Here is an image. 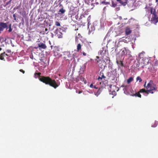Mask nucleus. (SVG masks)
Listing matches in <instances>:
<instances>
[{
  "label": "nucleus",
  "mask_w": 158,
  "mask_h": 158,
  "mask_svg": "<svg viewBox=\"0 0 158 158\" xmlns=\"http://www.w3.org/2000/svg\"><path fill=\"white\" fill-rule=\"evenodd\" d=\"M76 82H78L80 81L84 82L85 84H86L87 81L82 76L80 75L78 76L74 80Z\"/></svg>",
  "instance_id": "20e7f679"
},
{
  "label": "nucleus",
  "mask_w": 158,
  "mask_h": 158,
  "mask_svg": "<svg viewBox=\"0 0 158 158\" xmlns=\"http://www.w3.org/2000/svg\"><path fill=\"white\" fill-rule=\"evenodd\" d=\"M48 29L47 28H45V30L44 31V34H47L48 33Z\"/></svg>",
  "instance_id": "bb28decb"
},
{
  "label": "nucleus",
  "mask_w": 158,
  "mask_h": 158,
  "mask_svg": "<svg viewBox=\"0 0 158 158\" xmlns=\"http://www.w3.org/2000/svg\"><path fill=\"white\" fill-rule=\"evenodd\" d=\"M82 91H79L78 92H77V93H78L79 94H80L82 92Z\"/></svg>",
  "instance_id": "a19ab883"
},
{
  "label": "nucleus",
  "mask_w": 158,
  "mask_h": 158,
  "mask_svg": "<svg viewBox=\"0 0 158 158\" xmlns=\"http://www.w3.org/2000/svg\"><path fill=\"white\" fill-rule=\"evenodd\" d=\"M81 46L80 44H78L77 46V51L78 52L81 49Z\"/></svg>",
  "instance_id": "aec40b11"
},
{
  "label": "nucleus",
  "mask_w": 158,
  "mask_h": 158,
  "mask_svg": "<svg viewBox=\"0 0 158 158\" xmlns=\"http://www.w3.org/2000/svg\"><path fill=\"white\" fill-rule=\"evenodd\" d=\"M83 54L84 56H86V53L84 52H83Z\"/></svg>",
  "instance_id": "79ce46f5"
},
{
  "label": "nucleus",
  "mask_w": 158,
  "mask_h": 158,
  "mask_svg": "<svg viewBox=\"0 0 158 158\" xmlns=\"http://www.w3.org/2000/svg\"><path fill=\"white\" fill-rule=\"evenodd\" d=\"M102 3L106 5V4H109V2H104V1H103L102 2Z\"/></svg>",
  "instance_id": "cd10ccee"
},
{
  "label": "nucleus",
  "mask_w": 158,
  "mask_h": 158,
  "mask_svg": "<svg viewBox=\"0 0 158 158\" xmlns=\"http://www.w3.org/2000/svg\"><path fill=\"white\" fill-rule=\"evenodd\" d=\"M113 87V88H116V87L114 86H112V85H110V89L109 90L110 93V94H111L114 96H115L116 95V93L115 90H112V87Z\"/></svg>",
  "instance_id": "0eeeda50"
},
{
  "label": "nucleus",
  "mask_w": 158,
  "mask_h": 158,
  "mask_svg": "<svg viewBox=\"0 0 158 158\" xmlns=\"http://www.w3.org/2000/svg\"><path fill=\"white\" fill-rule=\"evenodd\" d=\"M101 60H98L97 61V63H99V62Z\"/></svg>",
  "instance_id": "a18cd8bd"
},
{
  "label": "nucleus",
  "mask_w": 158,
  "mask_h": 158,
  "mask_svg": "<svg viewBox=\"0 0 158 158\" xmlns=\"http://www.w3.org/2000/svg\"><path fill=\"white\" fill-rule=\"evenodd\" d=\"M100 74H101L102 73V72H101V71L100 72Z\"/></svg>",
  "instance_id": "6e6d98bb"
},
{
  "label": "nucleus",
  "mask_w": 158,
  "mask_h": 158,
  "mask_svg": "<svg viewBox=\"0 0 158 158\" xmlns=\"http://www.w3.org/2000/svg\"><path fill=\"white\" fill-rule=\"evenodd\" d=\"M6 52L10 54L11 51L10 50H6Z\"/></svg>",
  "instance_id": "2f4dec72"
},
{
  "label": "nucleus",
  "mask_w": 158,
  "mask_h": 158,
  "mask_svg": "<svg viewBox=\"0 0 158 158\" xmlns=\"http://www.w3.org/2000/svg\"><path fill=\"white\" fill-rule=\"evenodd\" d=\"M134 20V19H133L132 18H131V19H130L129 20V21H128V23H130L131 22V20Z\"/></svg>",
  "instance_id": "72a5a7b5"
},
{
  "label": "nucleus",
  "mask_w": 158,
  "mask_h": 158,
  "mask_svg": "<svg viewBox=\"0 0 158 158\" xmlns=\"http://www.w3.org/2000/svg\"><path fill=\"white\" fill-rule=\"evenodd\" d=\"M3 30V29L1 26H0V32L1 31H2Z\"/></svg>",
  "instance_id": "58836bf2"
},
{
  "label": "nucleus",
  "mask_w": 158,
  "mask_h": 158,
  "mask_svg": "<svg viewBox=\"0 0 158 158\" xmlns=\"http://www.w3.org/2000/svg\"><path fill=\"white\" fill-rule=\"evenodd\" d=\"M96 57V58H97V59H99V56H97Z\"/></svg>",
  "instance_id": "49530a36"
},
{
  "label": "nucleus",
  "mask_w": 158,
  "mask_h": 158,
  "mask_svg": "<svg viewBox=\"0 0 158 158\" xmlns=\"http://www.w3.org/2000/svg\"><path fill=\"white\" fill-rule=\"evenodd\" d=\"M139 92L141 93H145L147 94H149L148 89H147V90H146L145 89H140L139 91Z\"/></svg>",
  "instance_id": "2eb2a0df"
},
{
  "label": "nucleus",
  "mask_w": 158,
  "mask_h": 158,
  "mask_svg": "<svg viewBox=\"0 0 158 158\" xmlns=\"http://www.w3.org/2000/svg\"><path fill=\"white\" fill-rule=\"evenodd\" d=\"M13 17L14 18V20H16V16L15 14H14L13 15Z\"/></svg>",
  "instance_id": "c9c22d12"
},
{
  "label": "nucleus",
  "mask_w": 158,
  "mask_h": 158,
  "mask_svg": "<svg viewBox=\"0 0 158 158\" xmlns=\"http://www.w3.org/2000/svg\"><path fill=\"white\" fill-rule=\"evenodd\" d=\"M136 81H139V82H141L142 81V79L140 77L138 76L136 78Z\"/></svg>",
  "instance_id": "5701e85b"
},
{
  "label": "nucleus",
  "mask_w": 158,
  "mask_h": 158,
  "mask_svg": "<svg viewBox=\"0 0 158 158\" xmlns=\"http://www.w3.org/2000/svg\"><path fill=\"white\" fill-rule=\"evenodd\" d=\"M99 53L101 56L102 58H103L105 54H106V51L105 50H104L103 49H102V50H101L99 51Z\"/></svg>",
  "instance_id": "9b49d317"
},
{
  "label": "nucleus",
  "mask_w": 158,
  "mask_h": 158,
  "mask_svg": "<svg viewBox=\"0 0 158 158\" xmlns=\"http://www.w3.org/2000/svg\"><path fill=\"white\" fill-rule=\"evenodd\" d=\"M19 71L21 72H22L23 73H25V71L23 70L22 69H20L19 70Z\"/></svg>",
  "instance_id": "f704fd0d"
},
{
  "label": "nucleus",
  "mask_w": 158,
  "mask_h": 158,
  "mask_svg": "<svg viewBox=\"0 0 158 158\" xmlns=\"http://www.w3.org/2000/svg\"><path fill=\"white\" fill-rule=\"evenodd\" d=\"M133 80V78L131 77L129 78L127 80V83L128 84H129Z\"/></svg>",
  "instance_id": "412c9836"
},
{
  "label": "nucleus",
  "mask_w": 158,
  "mask_h": 158,
  "mask_svg": "<svg viewBox=\"0 0 158 158\" xmlns=\"http://www.w3.org/2000/svg\"><path fill=\"white\" fill-rule=\"evenodd\" d=\"M1 33V32H0V33Z\"/></svg>",
  "instance_id": "4d7b16f0"
},
{
  "label": "nucleus",
  "mask_w": 158,
  "mask_h": 158,
  "mask_svg": "<svg viewBox=\"0 0 158 158\" xmlns=\"http://www.w3.org/2000/svg\"><path fill=\"white\" fill-rule=\"evenodd\" d=\"M22 21H23V22H24V20H23V19H22Z\"/></svg>",
  "instance_id": "09e8293b"
},
{
  "label": "nucleus",
  "mask_w": 158,
  "mask_h": 158,
  "mask_svg": "<svg viewBox=\"0 0 158 158\" xmlns=\"http://www.w3.org/2000/svg\"><path fill=\"white\" fill-rule=\"evenodd\" d=\"M2 50V48H0V51H1Z\"/></svg>",
  "instance_id": "3c124183"
},
{
  "label": "nucleus",
  "mask_w": 158,
  "mask_h": 158,
  "mask_svg": "<svg viewBox=\"0 0 158 158\" xmlns=\"http://www.w3.org/2000/svg\"><path fill=\"white\" fill-rule=\"evenodd\" d=\"M41 73H35V75H37L40 76L39 80L41 82L45 83L46 85H49L50 86L56 89L59 86L58 84L55 80L52 79L49 77H45L44 76H40Z\"/></svg>",
  "instance_id": "f257e3e1"
},
{
  "label": "nucleus",
  "mask_w": 158,
  "mask_h": 158,
  "mask_svg": "<svg viewBox=\"0 0 158 158\" xmlns=\"http://www.w3.org/2000/svg\"><path fill=\"white\" fill-rule=\"evenodd\" d=\"M116 62L118 64L120 65L121 66H124V64L122 60H117Z\"/></svg>",
  "instance_id": "f3484780"
},
{
  "label": "nucleus",
  "mask_w": 158,
  "mask_h": 158,
  "mask_svg": "<svg viewBox=\"0 0 158 158\" xmlns=\"http://www.w3.org/2000/svg\"><path fill=\"white\" fill-rule=\"evenodd\" d=\"M121 86L122 87H124V85H122Z\"/></svg>",
  "instance_id": "8fccbe9b"
},
{
  "label": "nucleus",
  "mask_w": 158,
  "mask_h": 158,
  "mask_svg": "<svg viewBox=\"0 0 158 158\" xmlns=\"http://www.w3.org/2000/svg\"><path fill=\"white\" fill-rule=\"evenodd\" d=\"M122 51L121 52L122 56H124L129 51V50L127 49L126 48L124 47L122 49Z\"/></svg>",
  "instance_id": "1a4fd4ad"
},
{
  "label": "nucleus",
  "mask_w": 158,
  "mask_h": 158,
  "mask_svg": "<svg viewBox=\"0 0 158 158\" xmlns=\"http://www.w3.org/2000/svg\"><path fill=\"white\" fill-rule=\"evenodd\" d=\"M102 78L101 77H99L98 78V80L99 81H100L101 80H102Z\"/></svg>",
  "instance_id": "e433bc0d"
},
{
  "label": "nucleus",
  "mask_w": 158,
  "mask_h": 158,
  "mask_svg": "<svg viewBox=\"0 0 158 158\" xmlns=\"http://www.w3.org/2000/svg\"><path fill=\"white\" fill-rule=\"evenodd\" d=\"M112 6L114 7H116L117 6V3L114 2L113 1H112Z\"/></svg>",
  "instance_id": "4be33fe9"
},
{
  "label": "nucleus",
  "mask_w": 158,
  "mask_h": 158,
  "mask_svg": "<svg viewBox=\"0 0 158 158\" xmlns=\"http://www.w3.org/2000/svg\"><path fill=\"white\" fill-rule=\"evenodd\" d=\"M65 11V10L63 9V8L60 9L59 11L58 14H63L64 13Z\"/></svg>",
  "instance_id": "6ab92c4d"
},
{
  "label": "nucleus",
  "mask_w": 158,
  "mask_h": 158,
  "mask_svg": "<svg viewBox=\"0 0 158 158\" xmlns=\"http://www.w3.org/2000/svg\"><path fill=\"white\" fill-rule=\"evenodd\" d=\"M101 77H102V78H106V77L103 75V73H102V75L101 76Z\"/></svg>",
  "instance_id": "4c0bfd02"
},
{
  "label": "nucleus",
  "mask_w": 158,
  "mask_h": 158,
  "mask_svg": "<svg viewBox=\"0 0 158 158\" xmlns=\"http://www.w3.org/2000/svg\"><path fill=\"white\" fill-rule=\"evenodd\" d=\"M38 47L39 48H41L44 49H46L47 46L46 45L43 43H40L38 44Z\"/></svg>",
  "instance_id": "ddd939ff"
},
{
  "label": "nucleus",
  "mask_w": 158,
  "mask_h": 158,
  "mask_svg": "<svg viewBox=\"0 0 158 158\" xmlns=\"http://www.w3.org/2000/svg\"><path fill=\"white\" fill-rule=\"evenodd\" d=\"M93 87L94 88H97L96 87V86H94V87Z\"/></svg>",
  "instance_id": "de8ad7c7"
},
{
  "label": "nucleus",
  "mask_w": 158,
  "mask_h": 158,
  "mask_svg": "<svg viewBox=\"0 0 158 158\" xmlns=\"http://www.w3.org/2000/svg\"><path fill=\"white\" fill-rule=\"evenodd\" d=\"M158 0H156V2H158Z\"/></svg>",
  "instance_id": "864d4df0"
},
{
  "label": "nucleus",
  "mask_w": 158,
  "mask_h": 158,
  "mask_svg": "<svg viewBox=\"0 0 158 158\" xmlns=\"http://www.w3.org/2000/svg\"><path fill=\"white\" fill-rule=\"evenodd\" d=\"M156 126V125H155V126H153V127H155Z\"/></svg>",
  "instance_id": "603ef678"
},
{
  "label": "nucleus",
  "mask_w": 158,
  "mask_h": 158,
  "mask_svg": "<svg viewBox=\"0 0 158 158\" xmlns=\"http://www.w3.org/2000/svg\"><path fill=\"white\" fill-rule=\"evenodd\" d=\"M131 32V30L129 28H126L125 30V33L126 35H129Z\"/></svg>",
  "instance_id": "dca6fc26"
},
{
  "label": "nucleus",
  "mask_w": 158,
  "mask_h": 158,
  "mask_svg": "<svg viewBox=\"0 0 158 158\" xmlns=\"http://www.w3.org/2000/svg\"><path fill=\"white\" fill-rule=\"evenodd\" d=\"M54 56L56 57H59L61 56V55L59 53V50H57V51H54Z\"/></svg>",
  "instance_id": "f8f14e48"
},
{
  "label": "nucleus",
  "mask_w": 158,
  "mask_h": 158,
  "mask_svg": "<svg viewBox=\"0 0 158 158\" xmlns=\"http://www.w3.org/2000/svg\"><path fill=\"white\" fill-rule=\"evenodd\" d=\"M55 24L56 26H60V24L59 22L58 21H56L55 22Z\"/></svg>",
  "instance_id": "393cba45"
},
{
  "label": "nucleus",
  "mask_w": 158,
  "mask_h": 158,
  "mask_svg": "<svg viewBox=\"0 0 158 158\" xmlns=\"http://www.w3.org/2000/svg\"><path fill=\"white\" fill-rule=\"evenodd\" d=\"M64 58L66 60H71V55L69 52L66 51L63 52Z\"/></svg>",
  "instance_id": "39448f33"
},
{
  "label": "nucleus",
  "mask_w": 158,
  "mask_h": 158,
  "mask_svg": "<svg viewBox=\"0 0 158 158\" xmlns=\"http://www.w3.org/2000/svg\"><path fill=\"white\" fill-rule=\"evenodd\" d=\"M101 89H100V88H99L98 90V91L97 92V94H99L101 92Z\"/></svg>",
  "instance_id": "c756f323"
},
{
  "label": "nucleus",
  "mask_w": 158,
  "mask_h": 158,
  "mask_svg": "<svg viewBox=\"0 0 158 158\" xmlns=\"http://www.w3.org/2000/svg\"><path fill=\"white\" fill-rule=\"evenodd\" d=\"M116 1L120 3L121 5L123 6H125L128 3V0H116Z\"/></svg>",
  "instance_id": "423d86ee"
},
{
  "label": "nucleus",
  "mask_w": 158,
  "mask_h": 158,
  "mask_svg": "<svg viewBox=\"0 0 158 158\" xmlns=\"http://www.w3.org/2000/svg\"><path fill=\"white\" fill-rule=\"evenodd\" d=\"M107 75L109 77H111V76L113 75V73L112 71H111L110 72H108L107 73Z\"/></svg>",
  "instance_id": "b1692460"
},
{
  "label": "nucleus",
  "mask_w": 158,
  "mask_h": 158,
  "mask_svg": "<svg viewBox=\"0 0 158 158\" xmlns=\"http://www.w3.org/2000/svg\"><path fill=\"white\" fill-rule=\"evenodd\" d=\"M120 8L119 7H117L115 8V10L116 11H118L120 10Z\"/></svg>",
  "instance_id": "7c9ffc66"
},
{
  "label": "nucleus",
  "mask_w": 158,
  "mask_h": 158,
  "mask_svg": "<svg viewBox=\"0 0 158 158\" xmlns=\"http://www.w3.org/2000/svg\"><path fill=\"white\" fill-rule=\"evenodd\" d=\"M124 19H127V18Z\"/></svg>",
  "instance_id": "5fc2aeb1"
},
{
  "label": "nucleus",
  "mask_w": 158,
  "mask_h": 158,
  "mask_svg": "<svg viewBox=\"0 0 158 158\" xmlns=\"http://www.w3.org/2000/svg\"><path fill=\"white\" fill-rule=\"evenodd\" d=\"M9 28V29L8 31V32H11L12 30V28Z\"/></svg>",
  "instance_id": "473e14b6"
},
{
  "label": "nucleus",
  "mask_w": 158,
  "mask_h": 158,
  "mask_svg": "<svg viewBox=\"0 0 158 158\" xmlns=\"http://www.w3.org/2000/svg\"><path fill=\"white\" fill-rule=\"evenodd\" d=\"M148 86H149L148 90L149 94H153L155 92L157 91V86L153 83L152 81H150V82L148 83Z\"/></svg>",
  "instance_id": "f03ea898"
},
{
  "label": "nucleus",
  "mask_w": 158,
  "mask_h": 158,
  "mask_svg": "<svg viewBox=\"0 0 158 158\" xmlns=\"http://www.w3.org/2000/svg\"><path fill=\"white\" fill-rule=\"evenodd\" d=\"M6 56H8V55L6 54H5V52L1 53L0 55V59L3 60H4V57H5Z\"/></svg>",
  "instance_id": "4468645a"
},
{
  "label": "nucleus",
  "mask_w": 158,
  "mask_h": 158,
  "mask_svg": "<svg viewBox=\"0 0 158 158\" xmlns=\"http://www.w3.org/2000/svg\"><path fill=\"white\" fill-rule=\"evenodd\" d=\"M86 68V64H84L81 67L80 70L79 72L80 73V74H83L84 73L85 70Z\"/></svg>",
  "instance_id": "6e6552de"
},
{
  "label": "nucleus",
  "mask_w": 158,
  "mask_h": 158,
  "mask_svg": "<svg viewBox=\"0 0 158 158\" xmlns=\"http://www.w3.org/2000/svg\"><path fill=\"white\" fill-rule=\"evenodd\" d=\"M151 13L152 15L151 21L154 23L156 24L158 22V16H157L156 10L152 7L150 8Z\"/></svg>",
  "instance_id": "7ed1b4c3"
},
{
  "label": "nucleus",
  "mask_w": 158,
  "mask_h": 158,
  "mask_svg": "<svg viewBox=\"0 0 158 158\" xmlns=\"http://www.w3.org/2000/svg\"><path fill=\"white\" fill-rule=\"evenodd\" d=\"M9 28H11V24H10L9 25Z\"/></svg>",
  "instance_id": "37998d69"
},
{
  "label": "nucleus",
  "mask_w": 158,
  "mask_h": 158,
  "mask_svg": "<svg viewBox=\"0 0 158 158\" xmlns=\"http://www.w3.org/2000/svg\"><path fill=\"white\" fill-rule=\"evenodd\" d=\"M90 87L91 88H93V84H91L90 85Z\"/></svg>",
  "instance_id": "c03bdc74"
},
{
  "label": "nucleus",
  "mask_w": 158,
  "mask_h": 158,
  "mask_svg": "<svg viewBox=\"0 0 158 158\" xmlns=\"http://www.w3.org/2000/svg\"><path fill=\"white\" fill-rule=\"evenodd\" d=\"M146 82H145L143 86L147 89H148L149 86H148V84H147V85H146Z\"/></svg>",
  "instance_id": "a878e982"
},
{
  "label": "nucleus",
  "mask_w": 158,
  "mask_h": 158,
  "mask_svg": "<svg viewBox=\"0 0 158 158\" xmlns=\"http://www.w3.org/2000/svg\"><path fill=\"white\" fill-rule=\"evenodd\" d=\"M4 23L2 22H0V26H1L3 29L6 28V30L7 29V23Z\"/></svg>",
  "instance_id": "9d476101"
},
{
  "label": "nucleus",
  "mask_w": 158,
  "mask_h": 158,
  "mask_svg": "<svg viewBox=\"0 0 158 158\" xmlns=\"http://www.w3.org/2000/svg\"><path fill=\"white\" fill-rule=\"evenodd\" d=\"M91 28L92 29V30H91V31H94L95 30V27L94 26H92L91 27Z\"/></svg>",
  "instance_id": "c85d7f7f"
},
{
  "label": "nucleus",
  "mask_w": 158,
  "mask_h": 158,
  "mask_svg": "<svg viewBox=\"0 0 158 158\" xmlns=\"http://www.w3.org/2000/svg\"><path fill=\"white\" fill-rule=\"evenodd\" d=\"M132 96H133L138 97L140 98H141V95L140 94L139 91L137 93H136L135 94L132 95Z\"/></svg>",
  "instance_id": "a211bd4d"
},
{
  "label": "nucleus",
  "mask_w": 158,
  "mask_h": 158,
  "mask_svg": "<svg viewBox=\"0 0 158 158\" xmlns=\"http://www.w3.org/2000/svg\"><path fill=\"white\" fill-rule=\"evenodd\" d=\"M143 54L142 53H140L139 54V56L140 57Z\"/></svg>",
  "instance_id": "ea45409f"
}]
</instances>
